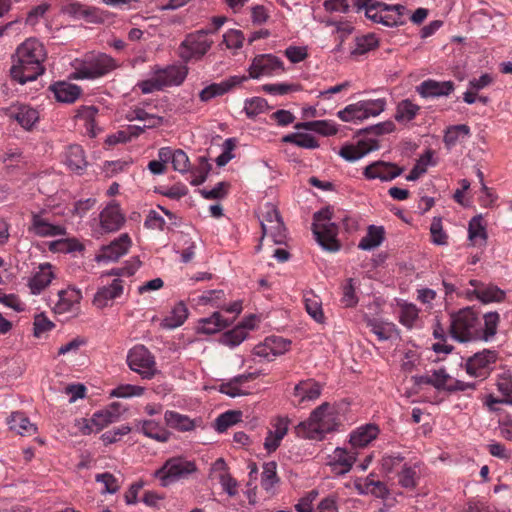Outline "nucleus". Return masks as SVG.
Masks as SVG:
<instances>
[{"label":"nucleus","mask_w":512,"mask_h":512,"mask_svg":"<svg viewBox=\"0 0 512 512\" xmlns=\"http://www.w3.org/2000/svg\"><path fill=\"white\" fill-rule=\"evenodd\" d=\"M46 59L43 43L35 38L26 39L16 49L10 74L20 84L34 81L44 73Z\"/></svg>","instance_id":"1"},{"label":"nucleus","mask_w":512,"mask_h":512,"mask_svg":"<svg viewBox=\"0 0 512 512\" xmlns=\"http://www.w3.org/2000/svg\"><path fill=\"white\" fill-rule=\"evenodd\" d=\"M339 426L337 408L329 402H323L311 411L306 420L294 427V433L302 439L322 441L327 434L337 431Z\"/></svg>","instance_id":"2"},{"label":"nucleus","mask_w":512,"mask_h":512,"mask_svg":"<svg viewBox=\"0 0 512 512\" xmlns=\"http://www.w3.org/2000/svg\"><path fill=\"white\" fill-rule=\"evenodd\" d=\"M356 12H364L370 21L386 27L404 24L406 7L401 4H386L379 0H352Z\"/></svg>","instance_id":"3"},{"label":"nucleus","mask_w":512,"mask_h":512,"mask_svg":"<svg viewBox=\"0 0 512 512\" xmlns=\"http://www.w3.org/2000/svg\"><path fill=\"white\" fill-rule=\"evenodd\" d=\"M73 79H95L102 77L118 67L115 59L104 53H90L72 62Z\"/></svg>","instance_id":"4"},{"label":"nucleus","mask_w":512,"mask_h":512,"mask_svg":"<svg viewBox=\"0 0 512 512\" xmlns=\"http://www.w3.org/2000/svg\"><path fill=\"white\" fill-rule=\"evenodd\" d=\"M197 471L195 461L184 456H174L167 459L157 469L153 476L159 481L160 486L168 487L182 479L189 477Z\"/></svg>","instance_id":"5"},{"label":"nucleus","mask_w":512,"mask_h":512,"mask_svg":"<svg viewBox=\"0 0 512 512\" xmlns=\"http://www.w3.org/2000/svg\"><path fill=\"white\" fill-rule=\"evenodd\" d=\"M450 332L459 342L480 339V319L470 307L463 308L451 315Z\"/></svg>","instance_id":"6"},{"label":"nucleus","mask_w":512,"mask_h":512,"mask_svg":"<svg viewBox=\"0 0 512 512\" xmlns=\"http://www.w3.org/2000/svg\"><path fill=\"white\" fill-rule=\"evenodd\" d=\"M387 107L386 98L360 100L347 105L337 112L343 122L360 123L366 119L379 116Z\"/></svg>","instance_id":"7"},{"label":"nucleus","mask_w":512,"mask_h":512,"mask_svg":"<svg viewBox=\"0 0 512 512\" xmlns=\"http://www.w3.org/2000/svg\"><path fill=\"white\" fill-rule=\"evenodd\" d=\"M313 233L319 245L330 252H336L340 249V243L337 240L338 227L331 222V211L323 209L314 215Z\"/></svg>","instance_id":"8"},{"label":"nucleus","mask_w":512,"mask_h":512,"mask_svg":"<svg viewBox=\"0 0 512 512\" xmlns=\"http://www.w3.org/2000/svg\"><path fill=\"white\" fill-rule=\"evenodd\" d=\"M28 232L40 238H53L66 235V227L53 220L52 212L48 208H41L30 212Z\"/></svg>","instance_id":"9"},{"label":"nucleus","mask_w":512,"mask_h":512,"mask_svg":"<svg viewBox=\"0 0 512 512\" xmlns=\"http://www.w3.org/2000/svg\"><path fill=\"white\" fill-rule=\"evenodd\" d=\"M94 221V234L101 236L119 231L124 226L126 217L120 205L112 201L99 212L98 218Z\"/></svg>","instance_id":"10"},{"label":"nucleus","mask_w":512,"mask_h":512,"mask_svg":"<svg viewBox=\"0 0 512 512\" xmlns=\"http://www.w3.org/2000/svg\"><path fill=\"white\" fill-rule=\"evenodd\" d=\"M127 364L142 379H152L158 372L154 356L144 345H136L130 349Z\"/></svg>","instance_id":"11"},{"label":"nucleus","mask_w":512,"mask_h":512,"mask_svg":"<svg viewBox=\"0 0 512 512\" xmlns=\"http://www.w3.org/2000/svg\"><path fill=\"white\" fill-rule=\"evenodd\" d=\"M285 72L283 61L273 54H260L253 58L249 68L247 79H259L271 77Z\"/></svg>","instance_id":"12"},{"label":"nucleus","mask_w":512,"mask_h":512,"mask_svg":"<svg viewBox=\"0 0 512 512\" xmlns=\"http://www.w3.org/2000/svg\"><path fill=\"white\" fill-rule=\"evenodd\" d=\"M212 41L206 31H198L188 35L181 44V57L185 61L200 59L211 48Z\"/></svg>","instance_id":"13"},{"label":"nucleus","mask_w":512,"mask_h":512,"mask_svg":"<svg viewBox=\"0 0 512 512\" xmlns=\"http://www.w3.org/2000/svg\"><path fill=\"white\" fill-rule=\"evenodd\" d=\"M132 246V240L127 233L121 234L108 245L102 246L95 255L98 263L116 262L126 255Z\"/></svg>","instance_id":"14"},{"label":"nucleus","mask_w":512,"mask_h":512,"mask_svg":"<svg viewBox=\"0 0 512 512\" xmlns=\"http://www.w3.org/2000/svg\"><path fill=\"white\" fill-rule=\"evenodd\" d=\"M496 387L501 397L498 398L493 394L486 396L484 404L490 411H498V404H506L512 406V373L505 371L498 375Z\"/></svg>","instance_id":"15"},{"label":"nucleus","mask_w":512,"mask_h":512,"mask_svg":"<svg viewBox=\"0 0 512 512\" xmlns=\"http://www.w3.org/2000/svg\"><path fill=\"white\" fill-rule=\"evenodd\" d=\"M291 342L278 336H271L257 344L253 349V354L267 361L283 355L290 349Z\"/></svg>","instance_id":"16"},{"label":"nucleus","mask_w":512,"mask_h":512,"mask_svg":"<svg viewBox=\"0 0 512 512\" xmlns=\"http://www.w3.org/2000/svg\"><path fill=\"white\" fill-rule=\"evenodd\" d=\"M322 385L314 379H305L294 386L293 403L298 407H305L308 403L316 401L322 393Z\"/></svg>","instance_id":"17"},{"label":"nucleus","mask_w":512,"mask_h":512,"mask_svg":"<svg viewBox=\"0 0 512 512\" xmlns=\"http://www.w3.org/2000/svg\"><path fill=\"white\" fill-rule=\"evenodd\" d=\"M403 171L404 169L402 167H399L394 163L375 161L364 168L363 175L367 180L389 182L400 176Z\"/></svg>","instance_id":"18"},{"label":"nucleus","mask_w":512,"mask_h":512,"mask_svg":"<svg viewBox=\"0 0 512 512\" xmlns=\"http://www.w3.org/2000/svg\"><path fill=\"white\" fill-rule=\"evenodd\" d=\"M290 419L288 416H276L270 421V428L264 440V448L268 453L276 451L283 438L287 435Z\"/></svg>","instance_id":"19"},{"label":"nucleus","mask_w":512,"mask_h":512,"mask_svg":"<svg viewBox=\"0 0 512 512\" xmlns=\"http://www.w3.org/2000/svg\"><path fill=\"white\" fill-rule=\"evenodd\" d=\"M123 292L124 282L120 278H116L110 284L97 289L92 303L98 309L111 307L114 301L122 296Z\"/></svg>","instance_id":"20"},{"label":"nucleus","mask_w":512,"mask_h":512,"mask_svg":"<svg viewBox=\"0 0 512 512\" xmlns=\"http://www.w3.org/2000/svg\"><path fill=\"white\" fill-rule=\"evenodd\" d=\"M497 360V353L493 350H483L475 353L466 362V371L473 377H485L491 366Z\"/></svg>","instance_id":"21"},{"label":"nucleus","mask_w":512,"mask_h":512,"mask_svg":"<svg viewBox=\"0 0 512 512\" xmlns=\"http://www.w3.org/2000/svg\"><path fill=\"white\" fill-rule=\"evenodd\" d=\"M259 375L260 372H250L235 376L229 381L222 383L219 386V391L232 398L248 395L250 393L248 383L255 380Z\"/></svg>","instance_id":"22"},{"label":"nucleus","mask_w":512,"mask_h":512,"mask_svg":"<svg viewBox=\"0 0 512 512\" xmlns=\"http://www.w3.org/2000/svg\"><path fill=\"white\" fill-rule=\"evenodd\" d=\"M246 80L247 77L245 75H234L219 83H212L199 92V98L202 102H208L215 97L228 93L232 88Z\"/></svg>","instance_id":"23"},{"label":"nucleus","mask_w":512,"mask_h":512,"mask_svg":"<svg viewBox=\"0 0 512 512\" xmlns=\"http://www.w3.org/2000/svg\"><path fill=\"white\" fill-rule=\"evenodd\" d=\"M378 148L376 140H360L357 143L343 145L338 151V155L348 162H355Z\"/></svg>","instance_id":"24"},{"label":"nucleus","mask_w":512,"mask_h":512,"mask_svg":"<svg viewBox=\"0 0 512 512\" xmlns=\"http://www.w3.org/2000/svg\"><path fill=\"white\" fill-rule=\"evenodd\" d=\"M455 89L452 81H436L428 79L416 87L417 93L423 98H438L449 96Z\"/></svg>","instance_id":"25"},{"label":"nucleus","mask_w":512,"mask_h":512,"mask_svg":"<svg viewBox=\"0 0 512 512\" xmlns=\"http://www.w3.org/2000/svg\"><path fill=\"white\" fill-rule=\"evenodd\" d=\"M421 382L430 384L437 389H445L449 391L464 390L466 388L463 382L455 381L444 369L433 370L431 373L422 376Z\"/></svg>","instance_id":"26"},{"label":"nucleus","mask_w":512,"mask_h":512,"mask_svg":"<svg viewBox=\"0 0 512 512\" xmlns=\"http://www.w3.org/2000/svg\"><path fill=\"white\" fill-rule=\"evenodd\" d=\"M54 277L53 267L50 263L40 264L28 280V287L31 294H40L50 285Z\"/></svg>","instance_id":"27"},{"label":"nucleus","mask_w":512,"mask_h":512,"mask_svg":"<svg viewBox=\"0 0 512 512\" xmlns=\"http://www.w3.org/2000/svg\"><path fill=\"white\" fill-rule=\"evenodd\" d=\"M469 283L473 290H468L467 296L474 295L482 303L501 302L505 297L504 291L494 285L482 284L477 280H470Z\"/></svg>","instance_id":"28"},{"label":"nucleus","mask_w":512,"mask_h":512,"mask_svg":"<svg viewBox=\"0 0 512 512\" xmlns=\"http://www.w3.org/2000/svg\"><path fill=\"white\" fill-rule=\"evenodd\" d=\"M380 433L375 424H364L354 429L349 435V443L353 448H365L374 441Z\"/></svg>","instance_id":"29"},{"label":"nucleus","mask_w":512,"mask_h":512,"mask_svg":"<svg viewBox=\"0 0 512 512\" xmlns=\"http://www.w3.org/2000/svg\"><path fill=\"white\" fill-rule=\"evenodd\" d=\"M357 458V453L348 451L345 448L337 447L331 455H329L328 464L333 467V470L338 474H345L349 472L354 465Z\"/></svg>","instance_id":"30"},{"label":"nucleus","mask_w":512,"mask_h":512,"mask_svg":"<svg viewBox=\"0 0 512 512\" xmlns=\"http://www.w3.org/2000/svg\"><path fill=\"white\" fill-rule=\"evenodd\" d=\"M158 158L162 161L171 162L173 169L180 173H185L189 170V158L183 150L162 147L158 150Z\"/></svg>","instance_id":"31"},{"label":"nucleus","mask_w":512,"mask_h":512,"mask_svg":"<svg viewBox=\"0 0 512 512\" xmlns=\"http://www.w3.org/2000/svg\"><path fill=\"white\" fill-rule=\"evenodd\" d=\"M164 87L179 86L187 77L188 69L182 65H172L165 69L155 70Z\"/></svg>","instance_id":"32"},{"label":"nucleus","mask_w":512,"mask_h":512,"mask_svg":"<svg viewBox=\"0 0 512 512\" xmlns=\"http://www.w3.org/2000/svg\"><path fill=\"white\" fill-rule=\"evenodd\" d=\"M64 163L72 172L82 174L88 165L83 148L76 144L68 146L64 154Z\"/></svg>","instance_id":"33"},{"label":"nucleus","mask_w":512,"mask_h":512,"mask_svg":"<svg viewBox=\"0 0 512 512\" xmlns=\"http://www.w3.org/2000/svg\"><path fill=\"white\" fill-rule=\"evenodd\" d=\"M233 319L225 318L221 312H214L210 317L198 321L196 330L202 334H214L229 326Z\"/></svg>","instance_id":"34"},{"label":"nucleus","mask_w":512,"mask_h":512,"mask_svg":"<svg viewBox=\"0 0 512 512\" xmlns=\"http://www.w3.org/2000/svg\"><path fill=\"white\" fill-rule=\"evenodd\" d=\"M10 117L15 119L26 130L32 129L40 118L39 112L35 108L25 104L13 107Z\"/></svg>","instance_id":"35"},{"label":"nucleus","mask_w":512,"mask_h":512,"mask_svg":"<svg viewBox=\"0 0 512 512\" xmlns=\"http://www.w3.org/2000/svg\"><path fill=\"white\" fill-rule=\"evenodd\" d=\"M82 298L81 292L75 288H67L58 292L55 311L59 314L73 311Z\"/></svg>","instance_id":"36"},{"label":"nucleus","mask_w":512,"mask_h":512,"mask_svg":"<svg viewBox=\"0 0 512 512\" xmlns=\"http://www.w3.org/2000/svg\"><path fill=\"white\" fill-rule=\"evenodd\" d=\"M50 90L58 102L73 103L81 95V88L75 84L60 81L50 86Z\"/></svg>","instance_id":"37"},{"label":"nucleus","mask_w":512,"mask_h":512,"mask_svg":"<svg viewBox=\"0 0 512 512\" xmlns=\"http://www.w3.org/2000/svg\"><path fill=\"white\" fill-rule=\"evenodd\" d=\"M487 230L481 215L474 216L468 223V240L471 246L484 247L487 243Z\"/></svg>","instance_id":"38"},{"label":"nucleus","mask_w":512,"mask_h":512,"mask_svg":"<svg viewBox=\"0 0 512 512\" xmlns=\"http://www.w3.org/2000/svg\"><path fill=\"white\" fill-rule=\"evenodd\" d=\"M137 429L146 437L165 443L170 439V432L154 420H142L136 424Z\"/></svg>","instance_id":"39"},{"label":"nucleus","mask_w":512,"mask_h":512,"mask_svg":"<svg viewBox=\"0 0 512 512\" xmlns=\"http://www.w3.org/2000/svg\"><path fill=\"white\" fill-rule=\"evenodd\" d=\"M164 420L167 426L181 432H189L194 430L196 427L194 419L172 410L165 412Z\"/></svg>","instance_id":"40"},{"label":"nucleus","mask_w":512,"mask_h":512,"mask_svg":"<svg viewBox=\"0 0 512 512\" xmlns=\"http://www.w3.org/2000/svg\"><path fill=\"white\" fill-rule=\"evenodd\" d=\"M470 136V128L466 124L449 126L444 133L443 142L447 149H452L457 144L462 143Z\"/></svg>","instance_id":"41"},{"label":"nucleus","mask_w":512,"mask_h":512,"mask_svg":"<svg viewBox=\"0 0 512 512\" xmlns=\"http://www.w3.org/2000/svg\"><path fill=\"white\" fill-rule=\"evenodd\" d=\"M97 113L98 109L95 106H81L77 109L75 114L76 120L83 123L86 128V133L92 138L98 133L95 126V117Z\"/></svg>","instance_id":"42"},{"label":"nucleus","mask_w":512,"mask_h":512,"mask_svg":"<svg viewBox=\"0 0 512 512\" xmlns=\"http://www.w3.org/2000/svg\"><path fill=\"white\" fill-rule=\"evenodd\" d=\"M7 423L10 430L20 435H32L37 430L36 426L22 412H13L8 418Z\"/></svg>","instance_id":"43"},{"label":"nucleus","mask_w":512,"mask_h":512,"mask_svg":"<svg viewBox=\"0 0 512 512\" xmlns=\"http://www.w3.org/2000/svg\"><path fill=\"white\" fill-rule=\"evenodd\" d=\"M188 317V309L182 302L176 304L170 313L161 321L165 329H175L181 326Z\"/></svg>","instance_id":"44"},{"label":"nucleus","mask_w":512,"mask_h":512,"mask_svg":"<svg viewBox=\"0 0 512 512\" xmlns=\"http://www.w3.org/2000/svg\"><path fill=\"white\" fill-rule=\"evenodd\" d=\"M384 234L383 227L371 225L368 227L366 235L360 240L358 247L365 251L373 250L381 245Z\"/></svg>","instance_id":"45"},{"label":"nucleus","mask_w":512,"mask_h":512,"mask_svg":"<svg viewBox=\"0 0 512 512\" xmlns=\"http://www.w3.org/2000/svg\"><path fill=\"white\" fill-rule=\"evenodd\" d=\"M295 128L298 130L304 129L308 131H313L323 136H331L336 134L338 131L337 125L329 120L302 122L296 124Z\"/></svg>","instance_id":"46"},{"label":"nucleus","mask_w":512,"mask_h":512,"mask_svg":"<svg viewBox=\"0 0 512 512\" xmlns=\"http://www.w3.org/2000/svg\"><path fill=\"white\" fill-rule=\"evenodd\" d=\"M419 479V466L417 463H404L398 473V482L403 488L413 489Z\"/></svg>","instance_id":"47"},{"label":"nucleus","mask_w":512,"mask_h":512,"mask_svg":"<svg viewBox=\"0 0 512 512\" xmlns=\"http://www.w3.org/2000/svg\"><path fill=\"white\" fill-rule=\"evenodd\" d=\"M419 111V105L410 99H404L396 106L395 120L399 123H408L418 115Z\"/></svg>","instance_id":"48"},{"label":"nucleus","mask_w":512,"mask_h":512,"mask_svg":"<svg viewBox=\"0 0 512 512\" xmlns=\"http://www.w3.org/2000/svg\"><path fill=\"white\" fill-rule=\"evenodd\" d=\"M119 418V414L116 409V405H111L109 408L98 411L92 416V423L95 426V432H99L108 425L116 422Z\"/></svg>","instance_id":"49"},{"label":"nucleus","mask_w":512,"mask_h":512,"mask_svg":"<svg viewBox=\"0 0 512 512\" xmlns=\"http://www.w3.org/2000/svg\"><path fill=\"white\" fill-rule=\"evenodd\" d=\"M379 45V40L375 34L369 33L355 38L354 47L351 50V55L359 56L374 50Z\"/></svg>","instance_id":"50"},{"label":"nucleus","mask_w":512,"mask_h":512,"mask_svg":"<svg viewBox=\"0 0 512 512\" xmlns=\"http://www.w3.org/2000/svg\"><path fill=\"white\" fill-rule=\"evenodd\" d=\"M484 326L480 324V339L490 341L497 333L500 316L497 312H488L483 316Z\"/></svg>","instance_id":"51"},{"label":"nucleus","mask_w":512,"mask_h":512,"mask_svg":"<svg viewBox=\"0 0 512 512\" xmlns=\"http://www.w3.org/2000/svg\"><path fill=\"white\" fill-rule=\"evenodd\" d=\"M262 233V240H271L274 244H283L287 238L282 219L274 221L271 225H267V227L262 229Z\"/></svg>","instance_id":"52"},{"label":"nucleus","mask_w":512,"mask_h":512,"mask_svg":"<svg viewBox=\"0 0 512 512\" xmlns=\"http://www.w3.org/2000/svg\"><path fill=\"white\" fill-rule=\"evenodd\" d=\"M95 481L101 485L100 493L102 495L116 494L121 488L120 480L109 472L96 474Z\"/></svg>","instance_id":"53"},{"label":"nucleus","mask_w":512,"mask_h":512,"mask_svg":"<svg viewBox=\"0 0 512 512\" xmlns=\"http://www.w3.org/2000/svg\"><path fill=\"white\" fill-rule=\"evenodd\" d=\"M367 326L370 328L379 340L385 341L394 336L396 333V327L390 322H381L376 319H368Z\"/></svg>","instance_id":"54"},{"label":"nucleus","mask_w":512,"mask_h":512,"mask_svg":"<svg viewBox=\"0 0 512 512\" xmlns=\"http://www.w3.org/2000/svg\"><path fill=\"white\" fill-rule=\"evenodd\" d=\"M285 143H291L305 149H315L319 146L316 138L309 133H291L282 138Z\"/></svg>","instance_id":"55"},{"label":"nucleus","mask_w":512,"mask_h":512,"mask_svg":"<svg viewBox=\"0 0 512 512\" xmlns=\"http://www.w3.org/2000/svg\"><path fill=\"white\" fill-rule=\"evenodd\" d=\"M419 319V310L411 303L400 304L399 321L407 328H413Z\"/></svg>","instance_id":"56"},{"label":"nucleus","mask_w":512,"mask_h":512,"mask_svg":"<svg viewBox=\"0 0 512 512\" xmlns=\"http://www.w3.org/2000/svg\"><path fill=\"white\" fill-rule=\"evenodd\" d=\"M145 393V388L132 384H120L109 393L110 397L114 398H133L141 397Z\"/></svg>","instance_id":"57"},{"label":"nucleus","mask_w":512,"mask_h":512,"mask_svg":"<svg viewBox=\"0 0 512 512\" xmlns=\"http://www.w3.org/2000/svg\"><path fill=\"white\" fill-rule=\"evenodd\" d=\"M129 120H139L144 122V128H155L163 123V118L157 115L149 114L145 110L137 108L128 115Z\"/></svg>","instance_id":"58"},{"label":"nucleus","mask_w":512,"mask_h":512,"mask_svg":"<svg viewBox=\"0 0 512 512\" xmlns=\"http://www.w3.org/2000/svg\"><path fill=\"white\" fill-rule=\"evenodd\" d=\"M248 336V333L243 327L236 326L234 329L225 332L220 339V342L230 348L240 345Z\"/></svg>","instance_id":"59"},{"label":"nucleus","mask_w":512,"mask_h":512,"mask_svg":"<svg viewBox=\"0 0 512 512\" xmlns=\"http://www.w3.org/2000/svg\"><path fill=\"white\" fill-rule=\"evenodd\" d=\"M432 157H433V154L431 151H427L425 154H423L419 158L417 163L414 165V167L412 168L410 173L406 176V180L416 181L423 174H425L428 166L432 164Z\"/></svg>","instance_id":"60"},{"label":"nucleus","mask_w":512,"mask_h":512,"mask_svg":"<svg viewBox=\"0 0 512 512\" xmlns=\"http://www.w3.org/2000/svg\"><path fill=\"white\" fill-rule=\"evenodd\" d=\"M307 313L318 323L323 322L324 314L320 299L313 294H306L304 297Z\"/></svg>","instance_id":"61"},{"label":"nucleus","mask_w":512,"mask_h":512,"mask_svg":"<svg viewBox=\"0 0 512 512\" xmlns=\"http://www.w3.org/2000/svg\"><path fill=\"white\" fill-rule=\"evenodd\" d=\"M242 413L240 411H227L219 415L215 421V427L218 432H224L232 425L241 421Z\"/></svg>","instance_id":"62"},{"label":"nucleus","mask_w":512,"mask_h":512,"mask_svg":"<svg viewBox=\"0 0 512 512\" xmlns=\"http://www.w3.org/2000/svg\"><path fill=\"white\" fill-rule=\"evenodd\" d=\"M276 469L277 464L273 461L267 462L263 465L261 485L266 491L271 490L278 482Z\"/></svg>","instance_id":"63"},{"label":"nucleus","mask_w":512,"mask_h":512,"mask_svg":"<svg viewBox=\"0 0 512 512\" xmlns=\"http://www.w3.org/2000/svg\"><path fill=\"white\" fill-rule=\"evenodd\" d=\"M259 219L261 228L267 227V225H271L274 221L281 220L278 210L272 203L264 204L259 211Z\"/></svg>","instance_id":"64"}]
</instances>
